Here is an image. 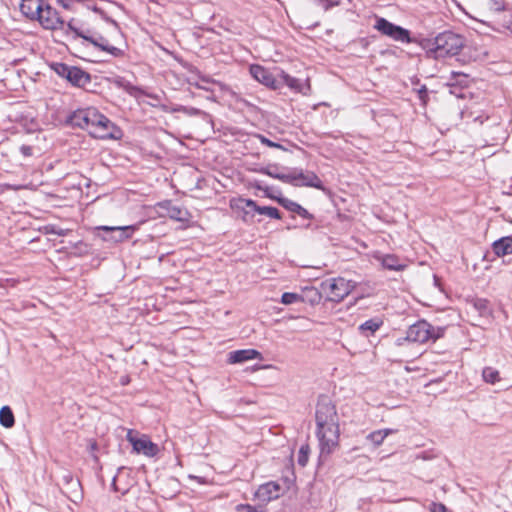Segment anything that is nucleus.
<instances>
[{"label": "nucleus", "instance_id": "f257e3e1", "mask_svg": "<svg viewBox=\"0 0 512 512\" xmlns=\"http://www.w3.org/2000/svg\"><path fill=\"white\" fill-rule=\"evenodd\" d=\"M316 436L320 455H330L339 445V417L335 405L328 396H320L315 412Z\"/></svg>", "mask_w": 512, "mask_h": 512}, {"label": "nucleus", "instance_id": "f03ea898", "mask_svg": "<svg viewBox=\"0 0 512 512\" xmlns=\"http://www.w3.org/2000/svg\"><path fill=\"white\" fill-rule=\"evenodd\" d=\"M463 47L464 38L461 35L445 31L434 38L432 47L427 50V54L431 58L442 59L459 54Z\"/></svg>", "mask_w": 512, "mask_h": 512}, {"label": "nucleus", "instance_id": "7ed1b4c3", "mask_svg": "<svg viewBox=\"0 0 512 512\" xmlns=\"http://www.w3.org/2000/svg\"><path fill=\"white\" fill-rule=\"evenodd\" d=\"M445 328L434 327L425 320H420L415 324L411 325L405 337H399L396 339L395 344L397 346L404 345L405 342L413 343H426L428 341L435 342L439 338L443 337Z\"/></svg>", "mask_w": 512, "mask_h": 512}, {"label": "nucleus", "instance_id": "20e7f679", "mask_svg": "<svg viewBox=\"0 0 512 512\" xmlns=\"http://www.w3.org/2000/svg\"><path fill=\"white\" fill-rule=\"evenodd\" d=\"M88 132L94 138L99 139H118L121 134L120 129L97 109Z\"/></svg>", "mask_w": 512, "mask_h": 512}, {"label": "nucleus", "instance_id": "39448f33", "mask_svg": "<svg viewBox=\"0 0 512 512\" xmlns=\"http://www.w3.org/2000/svg\"><path fill=\"white\" fill-rule=\"evenodd\" d=\"M52 69L57 75L66 79L73 86L84 88L91 82L89 73L76 66H70L65 63H54Z\"/></svg>", "mask_w": 512, "mask_h": 512}, {"label": "nucleus", "instance_id": "423d86ee", "mask_svg": "<svg viewBox=\"0 0 512 512\" xmlns=\"http://www.w3.org/2000/svg\"><path fill=\"white\" fill-rule=\"evenodd\" d=\"M322 289L327 294V298L333 302H340L348 296L353 288L350 281L339 277L329 279L321 284Z\"/></svg>", "mask_w": 512, "mask_h": 512}, {"label": "nucleus", "instance_id": "0eeeda50", "mask_svg": "<svg viewBox=\"0 0 512 512\" xmlns=\"http://www.w3.org/2000/svg\"><path fill=\"white\" fill-rule=\"evenodd\" d=\"M374 28L378 30L381 34L392 38L395 41H399L402 43H412L413 40L410 36V31L395 25L392 22H389L387 19L383 17H377Z\"/></svg>", "mask_w": 512, "mask_h": 512}, {"label": "nucleus", "instance_id": "6e6552de", "mask_svg": "<svg viewBox=\"0 0 512 512\" xmlns=\"http://www.w3.org/2000/svg\"><path fill=\"white\" fill-rule=\"evenodd\" d=\"M127 440L132 445L133 450L138 454H143L147 457H154L159 452L157 444L153 443L147 435L137 437L134 435L133 430L127 433Z\"/></svg>", "mask_w": 512, "mask_h": 512}, {"label": "nucleus", "instance_id": "1a4fd4ad", "mask_svg": "<svg viewBox=\"0 0 512 512\" xmlns=\"http://www.w3.org/2000/svg\"><path fill=\"white\" fill-rule=\"evenodd\" d=\"M243 203L241 209L243 210V220L248 221V216L253 213H258L261 215H266L273 219H281L280 211L276 207L271 206H258L255 201L251 199H242L240 200Z\"/></svg>", "mask_w": 512, "mask_h": 512}, {"label": "nucleus", "instance_id": "9d476101", "mask_svg": "<svg viewBox=\"0 0 512 512\" xmlns=\"http://www.w3.org/2000/svg\"><path fill=\"white\" fill-rule=\"evenodd\" d=\"M36 19L44 29L56 30L64 27V21L59 13L49 5H43Z\"/></svg>", "mask_w": 512, "mask_h": 512}, {"label": "nucleus", "instance_id": "9b49d317", "mask_svg": "<svg viewBox=\"0 0 512 512\" xmlns=\"http://www.w3.org/2000/svg\"><path fill=\"white\" fill-rule=\"evenodd\" d=\"M289 177L286 183L293 184L296 186H309L320 188L321 180L314 172H303V170H293L287 173Z\"/></svg>", "mask_w": 512, "mask_h": 512}, {"label": "nucleus", "instance_id": "f8f14e48", "mask_svg": "<svg viewBox=\"0 0 512 512\" xmlns=\"http://www.w3.org/2000/svg\"><path fill=\"white\" fill-rule=\"evenodd\" d=\"M277 69H275V73H272L265 67L254 64L250 66L249 70L251 76L258 82L272 89H279L280 80H278Z\"/></svg>", "mask_w": 512, "mask_h": 512}, {"label": "nucleus", "instance_id": "ddd939ff", "mask_svg": "<svg viewBox=\"0 0 512 512\" xmlns=\"http://www.w3.org/2000/svg\"><path fill=\"white\" fill-rule=\"evenodd\" d=\"M473 5L475 12L481 16L506 12L504 0H474Z\"/></svg>", "mask_w": 512, "mask_h": 512}, {"label": "nucleus", "instance_id": "4468645a", "mask_svg": "<svg viewBox=\"0 0 512 512\" xmlns=\"http://www.w3.org/2000/svg\"><path fill=\"white\" fill-rule=\"evenodd\" d=\"M97 230L109 233V236H103L104 241L122 242L129 239L135 230L134 226H99Z\"/></svg>", "mask_w": 512, "mask_h": 512}, {"label": "nucleus", "instance_id": "2eb2a0df", "mask_svg": "<svg viewBox=\"0 0 512 512\" xmlns=\"http://www.w3.org/2000/svg\"><path fill=\"white\" fill-rule=\"evenodd\" d=\"M373 258L384 268L391 271H403L407 264L404 259L399 258L395 254H385L375 252Z\"/></svg>", "mask_w": 512, "mask_h": 512}, {"label": "nucleus", "instance_id": "dca6fc26", "mask_svg": "<svg viewBox=\"0 0 512 512\" xmlns=\"http://www.w3.org/2000/svg\"><path fill=\"white\" fill-rule=\"evenodd\" d=\"M282 487L274 481L267 482L258 487L255 492V497L264 503H268L280 497Z\"/></svg>", "mask_w": 512, "mask_h": 512}, {"label": "nucleus", "instance_id": "f3484780", "mask_svg": "<svg viewBox=\"0 0 512 512\" xmlns=\"http://www.w3.org/2000/svg\"><path fill=\"white\" fill-rule=\"evenodd\" d=\"M95 108L79 109L69 117L71 125L89 131V127L93 124Z\"/></svg>", "mask_w": 512, "mask_h": 512}, {"label": "nucleus", "instance_id": "a211bd4d", "mask_svg": "<svg viewBox=\"0 0 512 512\" xmlns=\"http://www.w3.org/2000/svg\"><path fill=\"white\" fill-rule=\"evenodd\" d=\"M254 359L263 360V356L258 350L249 348L229 352L227 362L240 364Z\"/></svg>", "mask_w": 512, "mask_h": 512}, {"label": "nucleus", "instance_id": "6ab92c4d", "mask_svg": "<svg viewBox=\"0 0 512 512\" xmlns=\"http://www.w3.org/2000/svg\"><path fill=\"white\" fill-rule=\"evenodd\" d=\"M277 75L279 81V88L283 85L288 86L290 89L296 91V92H304V88L306 87L308 90L310 88L308 80L303 84L299 79L294 78L287 74L285 71L281 69H277Z\"/></svg>", "mask_w": 512, "mask_h": 512}, {"label": "nucleus", "instance_id": "aec40b11", "mask_svg": "<svg viewBox=\"0 0 512 512\" xmlns=\"http://www.w3.org/2000/svg\"><path fill=\"white\" fill-rule=\"evenodd\" d=\"M85 40L90 42L95 47L101 49L102 51L108 52L115 57L123 55V51L121 49L110 45L108 40L101 35L94 36L88 33L85 37Z\"/></svg>", "mask_w": 512, "mask_h": 512}, {"label": "nucleus", "instance_id": "412c9836", "mask_svg": "<svg viewBox=\"0 0 512 512\" xmlns=\"http://www.w3.org/2000/svg\"><path fill=\"white\" fill-rule=\"evenodd\" d=\"M43 0H21L20 10L29 19H36L41 12Z\"/></svg>", "mask_w": 512, "mask_h": 512}, {"label": "nucleus", "instance_id": "4be33fe9", "mask_svg": "<svg viewBox=\"0 0 512 512\" xmlns=\"http://www.w3.org/2000/svg\"><path fill=\"white\" fill-rule=\"evenodd\" d=\"M492 250L498 257H503L512 254V237H502L492 244Z\"/></svg>", "mask_w": 512, "mask_h": 512}, {"label": "nucleus", "instance_id": "5701e85b", "mask_svg": "<svg viewBox=\"0 0 512 512\" xmlns=\"http://www.w3.org/2000/svg\"><path fill=\"white\" fill-rule=\"evenodd\" d=\"M278 201L284 208H286L287 210H289L293 213L298 214L300 217H302L304 219H312L313 218L312 214H310L308 212V210H306L300 204H298L292 200H289L287 198H282V199H279Z\"/></svg>", "mask_w": 512, "mask_h": 512}, {"label": "nucleus", "instance_id": "b1692460", "mask_svg": "<svg viewBox=\"0 0 512 512\" xmlns=\"http://www.w3.org/2000/svg\"><path fill=\"white\" fill-rule=\"evenodd\" d=\"M300 297L302 298L301 302L309 303L311 305L318 304L322 299L321 293L315 287H305L302 290V293H300Z\"/></svg>", "mask_w": 512, "mask_h": 512}, {"label": "nucleus", "instance_id": "393cba45", "mask_svg": "<svg viewBox=\"0 0 512 512\" xmlns=\"http://www.w3.org/2000/svg\"><path fill=\"white\" fill-rule=\"evenodd\" d=\"M393 432L394 431L392 429L376 430L368 434L367 439L370 440L375 446H380L385 438Z\"/></svg>", "mask_w": 512, "mask_h": 512}, {"label": "nucleus", "instance_id": "a878e982", "mask_svg": "<svg viewBox=\"0 0 512 512\" xmlns=\"http://www.w3.org/2000/svg\"><path fill=\"white\" fill-rule=\"evenodd\" d=\"M15 423L14 415L10 407L3 406L0 409V424L5 428H11Z\"/></svg>", "mask_w": 512, "mask_h": 512}, {"label": "nucleus", "instance_id": "bb28decb", "mask_svg": "<svg viewBox=\"0 0 512 512\" xmlns=\"http://www.w3.org/2000/svg\"><path fill=\"white\" fill-rule=\"evenodd\" d=\"M483 380L489 384H496L501 380L500 373L493 367H485L482 371Z\"/></svg>", "mask_w": 512, "mask_h": 512}, {"label": "nucleus", "instance_id": "cd10ccee", "mask_svg": "<svg viewBox=\"0 0 512 512\" xmlns=\"http://www.w3.org/2000/svg\"><path fill=\"white\" fill-rule=\"evenodd\" d=\"M383 324V321L380 318H373L365 321L359 326V329L362 332L369 331L370 333H375Z\"/></svg>", "mask_w": 512, "mask_h": 512}, {"label": "nucleus", "instance_id": "c85d7f7f", "mask_svg": "<svg viewBox=\"0 0 512 512\" xmlns=\"http://www.w3.org/2000/svg\"><path fill=\"white\" fill-rule=\"evenodd\" d=\"M276 167H266V168H261L259 170L260 173H263V174H266L272 178H275V179H278L282 182H285L286 183V180L289 179V177L287 176V174H284V173H278L276 172Z\"/></svg>", "mask_w": 512, "mask_h": 512}, {"label": "nucleus", "instance_id": "c756f323", "mask_svg": "<svg viewBox=\"0 0 512 512\" xmlns=\"http://www.w3.org/2000/svg\"><path fill=\"white\" fill-rule=\"evenodd\" d=\"M495 24L498 25L497 28H494L497 31H500V28H504L512 33V15L505 14L503 15V19L497 18L495 20Z\"/></svg>", "mask_w": 512, "mask_h": 512}, {"label": "nucleus", "instance_id": "7c9ffc66", "mask_svg": "<svg viewBox=\"0 0 512 512\" xmlns=\"http://www.w3.org/2000/svg\"><path fill=\"white\" fill-rule=\"evenodd\" d=\"M168 216L171 219L183 221L186 219L187 212L178 206H171L168 208Z\"/></svg>", "mask_w": 512, "mask_h": 512}, {"label": "nucleus", "instance_id": "2f4dec72", "mask_svg": "<svg viewBox=\"0 0 512 512\" xmlns=\"http://www.w3.org/2000/svg\"><path fill=\"white\" fill-rule=\"evenodd\" d=\"M310 453V447L308 445H302L298 452L297 463L301 467H305L308 463Z\"/></svg>", "mask_w": 512, "mask_h": 512}, {"label": "nucleus", "instance_id": "473e14b6", "mask_svg": "<svg viewBox=\"0 0 512 512\" xmlns=\"http://www.w3.org/2000/svg\"><path fill=\"white\" fill-rule=\"evenodd\" d=\"M301 299L302 298L298 293L285 292L282 294L281 303L284 305H290L293 303L301 302Z\"/></svg>", "mask_w": 512, "mask_h": 512}, {"label": "nucleus", "instance_id": "72a5a7b5", "mask_svg": "<svg viewBox=\"0 0 512 512\" xmlns=\"http://www.w3.org/2000/svg\"><path fill=\"white\" fill-rule=\"evenodd\" d=\"M318 5L322 6L325 11L330 10L335 6H339L341 2L339 0H314Z\"/></svg>", "mask_w": 512, "mask_h": 512}, {"label": "nucleus", "instance_id": "f704fd0d", "mask_svg": "<svg viewBox=\"0 0 512 512\" xmlns=\"http://www.w3.org/2000/svg\"><path fill=\"white\" fill-rule=\"evenodd\" d=\"M67 28H68L69 31H71V32H73L75 34V37L83 38L84 40H85V37L88 34V32H84V31L80 30L79 28H77L74 25V20H71V21L68 22Z\"/></svg>", "mask_w": 512, "mask_h": 512}, {"label": "nucleus", "instance_id": "c9c22d12", "mask_svg": "<svg viewBox=\"0 0 512 512\" xmlns=\"http://www.w3.org/2000/svg\"><path fill=\"white\" fill-rule=\"evenodd\" d=\"M236 512H267L264 509H258L249 504H239L236 506Z\"/></svg>", "mask_w": 512, "mask_h": 512}, {"label": "nucleus", "instance_id": "e433bc0d", "mask_svg": "<svg viewBox=\"0 0 512 512\" xmlns=\"http://www.w3.org/2000/svg\"><path fill=\"white\" fill-rule=\"evenodd\" d=\"M126 91L130 95L135 96V97H137L139 94H144V92L140 88L130 85V84L126 86Z\"/></svg>", "mask_w": 512, "mask_h": 512}, {"label": "nucleus", "instance_id": "4c0bfd02", "mask_svg": "<svg viewBox=\"0 0 512 512\" xmlns=\"http://www.w3.org/2000/svg\"><path fill=\"white\" fill-rule=\"evenodd\" d=\"M258 137H259V139H260L261 143H263V144H265V145H267V146H269V147H273V148H282V146H281L280 144L275 143V142H273V141L269 140L268 138H266V137H264V136H262V135H259Z\"/></svg>", "mask_w": 512, "mask_h": 512}, {"label": "nucleus", "instance_id": "58836bf2", "mask_svg": "<svg viewBox=\"0 0 512 512\" xmlns=\"http://www.w3.org/2000/svg\"><path fill=\"white\" fill-rule=\"evenodd\" d=\"M430 511L431 512H446L447 509L444 504L433 502L430 505Z\"/></svg>", "mask_w": 512, "mask_h": 512}, {"label": "nucleus", "instance_id": "ea45409f", "mask_svg": "<svg viewBox=\"0 0 512 512\" xmlns=\"http://www.w3.org/2000/svg\"><path fill=\"white\" fill-rule=\"evenodd\" d=\"M20 152L24 157H30L33 155V148L29 145H22L20 147Z\"/></svg>", "mask_w": 512, "mask_h": 512}, {"label": "nucleus", "instance_id": "a19ab883", "mask_svg": "<svg viewBox=\"0 0 512 512\" xmlns=\"http://www.w3.org/2000/svg\"><path fill=\"white\" fill-rule=\"evenodd\" d=\"M75 0H58V3L65 9H70Z\"/></svg>", "mask_w": 512, "mask_h": 512}, {"label": "nucleus", "instance_id": "79ce46f5", "mask_svg": "<svg viewBox=\"0 0 512 512\" xmlns=\"http://www.w3.org/2000/svg\"><path fill=\"white\" fill-rule=\"evenodd\" d=\"M453 76H456V77H460L461 80H459V84H466L467 80H466V75L464 74H460V73H453Z\"/></svg>", "mask_w": 512, "mask_h": 512}, {"label": "nucleus", "instance_id": "37998d69", "mask_svg": "<svg viewBox=\"0 0 512 512\" xmlns=\"http://www.w3.org/2000/svg\"><path fill=\"white\" fill-rule=\"evenodd\" d=\"M418 93H419V97H420L421 99H423V98H424V96H426V95H427V89H426V87H425V86H423L421 89H419Z\"/></svg>", "mask_w": 512, "mask_h": 512}, {"label": "nucleus", "instance_id": "c03bdc74", "mask_svg": "<svg viewBox=\"0 0 512 512\" xmlns=\"http://www.w3.org/2000/svg\"><path fill=\"white\" fill-rule=\"evenodd\" d=\"M55 233H56L57 235H59V236H63V235H65V232H64V230H62V229H60L59 231H55Z\"/></svg>", "mask_w": 512, "mask_h": 512}, {"label": "nucleus", "instance_id": "a18cd8bd", "mask_svg": "<svg viewBox=\"0 0 512 512\" xmlns=\"http://www.w3.org/2000/svg\"><path fill=\"white\" fill-rule=\"evenodd\" d=\"M71 482H72V484H73L74 486H79V485H80L79 481H77V480H76V481H73V479H72V478H71Z\"/></svg>", "mask_w": 512, "mask_h": 512}, {"label": "nucleus", "instance_id": "49530a36", "mask_svg": "<svg viewBox=\"0 0 512 512\" xmlns=\"http://www.w3.org/2000/svg\"><path fill=\"white\" fill-rule=\"evenodd\" d=\"M256 188L260 189V190H267V188L263 189L259 184H256Z\"/></svg>", "mask_w": 512, "mask_h": 512}, {"label": "nucleus", "instance_id": "de8ad7c7", "mask_svg": "<svg viewBox=\"0 0 512 512\" xmlns=\"http://www.w3.org/2000/svg\"><path fill=\"white\" fill-rule=\"evenodd\" d=\"M485 306V303L484 302H481L480 304V308H483Z\"/></svg>", "mask_w": 512, "mask_h": 512}, {"label": "nucleus", "instance_id": "09e8293b", "mask_svg": "<svg viewBox=\"0 0 512 512\" xmlns=\"http://www.w3.org/2000/svg\"><path fill=\"white\" fill-rule=\"evenodd\" d=\"M95 447H96V443H93V444L91 445V448H92V449H95Z\"/></svg>", "mask_w": 512, "mask_h": 512}]
</instances>
